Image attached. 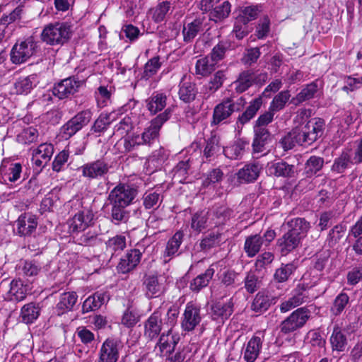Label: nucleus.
<instances>
[{"label":"nucleus","mask_w":362,"mask_h":362,"mask_svg":"<svg viewBox=\"0 0 362 362\" xmlns=\"http://www.w3.org/2000/svg\"><path fill=\"white\" fill-rule=\"evenodd\" d=\"M288 225L290 229L278 240L281 253L284 255L298 247L310 228V223L302 218H293Z\"/></svg>","instance_id":"obj_1"},{"label":"nucleus","mask_w":362,"mask_h":362,"mask_svg":"<svg viewBox=\"0 0 362 362\" xmlns=\"http://www.w3.org/2000/svg\"><path fill=\"white\" fill-rule=\"evenodd\" d=\"M71 33V27L67 23H51L44 27L41 39L47 45H62L69 41Z\"/></svg>","instance_id":"obj_2"},{"label":"nucleus","mask_w":362,"mask_h":362,"mask_svg":"<svg viewBox=\"0 0 362 362\" xmlns=\"http://www.w3.org/2000/svg\"><path fill=\"white\" fill-rule=\"evenodd\" d=\"M245 103V99L243 98H240L236 101H234L230 98L223 99L214 108L211 126H216L221 123H226V120L234 112L240 110Z\"/></svg>","instance_id":"obj_3"},{"label":"nucleus","mask_w":362,"mask_h":362,"mask_svg":"<svg viewBox=\"0 0 362 362\" xmlns=\"http://www.w3.org/2000/svg\"><path fill=\"white\" fill-rule=\"evenodd\" d=\"M170 115L171 110L167 108L163 112L153 119L150 122V125L141 134V137L138 136V139H141V141H136L137 144L151 145L158 139L160 128L170 119Z\"/></svg>","instance_id":"obj_4"},{"label":"nucleus","mask_w":362,"mask_h":362,"mask_svg":"<svg viewBox=\"0 0 362 362\" xmlns=\"http://www.w3.org/2000/svg\"><path fill=\"white\" fill-rule=\"evenodd\" d=\"M92 115L91 110L88 109L78 112L61 127L62 138L68 139L82 129L90 122Z\"/></svg>","instance_id":"obj_5"},{"label":"nucleus","mask_w":362,"mask_h":362,"mask_svg":"<svg viewBox=\"0 0 362 362\" xmlns=\"http://www.w3.org/2000/svg\"><path fill=\"white\" fill-rule=\"evenodd\" d=\"M300 133L304 146H310L323 134L325 122L322 119L315 117L310 119L303 126L297 127Z\"/></svg>","instance_id":"obj_6"},{"label":"nucleus","mask_w":362,"mask_h":362,"mask_svg":"<svg viewBox=\"0 0 362 362\" xmlns=\"http://www.w3.org/2000/svg\"><path fill=\"white\" fill-rule=\"evenodd\" d=\"M84 83L85 79H81L76 76H70L56 83L52 92L59 99L68 98L77 93Z\"/></svg>","instance_id":"obj_7"},{"label":"nucleus","mask_w":362,"mask_h":362,"mask_svg":"<svg viewBox=\"0 0 362 362\" xmlns=\"http://www.w3.org/2000/svg\"><path fill=\"white\" fill-rule=\"evenodd\" d=\"M309 317L307 309L298 308L281 323L280 332L285 334L295 332L304 326Z\"/></svg>","instance_id":"obj_8"},{"label":"nucleus","mask_w":362,"mask_h":362,"mask_svg":"<svg viewBox=\"0 0 362 362\" xmlns=\"http://www.w3.org/2000/svg\"><path fill=\"white\" fill-rule=\"evenodd\" d=\"M122 346L120 340L112 337L107 338L98 351L97 362H117Z\"/></svg>","instance_id":"obj_9"},{"label":"nucleus","mask_w":362,"mask_h":362,"mask_svg":"<svg viewBox=\"0 0 362 362\" xmlns=\"http://www.w3.org/2000/svg\"><path fill=\"white\" fill-rule=\"evenodd\" d=\"M264 331H257L243 348V359L245 362H255L259 357L264 340Z\"/></svg>","instance_id":"obj_10"},{"label":"nucleus","mask_w":362,"mask_h":362,"mask_svg":"<svg viewBox=\"0 0 362 362\" xmlns=\"http://www.w3.org/2000/svg\"><path fill=\"white\" fill-rule=\"evenodd\" d=\"M137 194V189L129 185L119 184L117 185L109 194L110 202L117 203L123 206L132 204Z\"/></svg>","instance_id":"obj_11"},{"label":"nucleus","mask_w":362,"mask_h":362,"mask_svg":"<svg viewBox=\"0 0 362 362\" xmlns=\"http://www.w3.org/2000/svg\"><path fill=\"white\" fill-rule=\"evenodd\" d=\"M233 312V302L232 298L226 299L223 296L212 301L210 305L209 315L213 320L223 322L227 320Z\"/></svg>","instance_id":"obj_12"},{"label":"nucleus","mask_w":362,"mask_h":362,"mask_svg":"<svg viewBox=\"0 0 362 362\" xmlns=\"http://www.w3.org/2000/svg\"><path fill=\"white\" fill-rule=\"evenodd\" d=\"M36 42L33 39H28L16 44L11 52V59L14 64H22L26 62L35 53Z\"/></svg>","instance_id":"obj_13"},{"label":"nucleus","mask_w":362,"mask_h":362,"mask_svg":"<svg viewBox=\"0 0 362 362\" xmlns=\"http://www.w3.org/2000/svg\"><path fill=\"white\" fill-rule=\"evenodd\" d=\"M110 165L103 159L87 163L78 168L82 175L88 180L100 179L108 173Z\"/></svg>","instance_id":"obj_14"},{"label":"nucleus","mask_w":362,"mask_h":362,"mask_svg":"<svg viewBox=\"0 0 362 362\" xmlns=\"http://www.w3.org/2000/svg\"><path fill=\"white\" fill-rule=\"evenodd\" d=\"M22 170L20 163L4 160L0 166V182L8 184L18 181L21 177Z\"/></svg>","instance_id":"obj_15"},{"label":"nucleus","mask_w":362,"mask_h":362,"mask_svg":"<svg viewBox=\"0 0 362 362\" xmlns=\"http://www.w3.org/2000/svg\"><path fill=\"white\" fill-rule=\"evenodd\" d=\"M202 321L200 308L194 304H187L182 317L181 327L185 332L193 331Z\"/></svg>","instance_id":"obj_16"},{"label":"nucleus","mask_w":362,"mask_h":362,"mask_svg":"<svg viewBox=\"0 0 362 362\" xmlns=\"http://www.w3.org/2000/svg\"><path fill=\"white\" fill-rule=\"evenodd\" d=\"M144 337L150 341L157 339L163 329V322L160 312L154 311L144 322Z\"/></svg>","instance_id":"obj_17"},{"label":"nucleus","mask_w":362,"mask_h":362,"mask_svg":"<svg viewBox=\"0 0 362 362\" xmlns=\"http://www.w3.org/2000/svg\"><path fill=\"white\" fill-rule=\"evenodd\" d=\"M37 226V218L30 213L21 214L16 221V230L20 236H29Z\"/></svg>","instance_id":"obj_18"},{"label":"nucleus","mask_w":362,"mask_h":362,"mask_svg":"<svg viewBox=\"0 0 362 362\" xmlns=\"http://www.w3.org/2000/svg\"><path fill=\"white\" fill-rule=\"evenodd\" d=\"M94 214L88 209L79 211L69 221V230L73 233L83 231L90 226Z\"/></svg>","instance_id":"obj_19"},{"label":"nucleus","mask_w":362,"mask_h":362,"mask_svg":"<svg viewBox=\"0 0 362 362\" xmlns=\"http://www.w3.org/2000/svg\"><path fill=\"white\" fill-rule=\"evenodd\" d=\"M142 253L138 249H132L123 256L117 266L119 273L127 274L132 271L139 264Z\"/></svg>","instance_id":"obj_20"},{"label":"nucleus","mask_w":362,"mask_h":362,"mask_svg":"<svg viewBox=\"0 0 362 362\" xmlns=\"http://www.w3.org/2000/svg\"><path fill=\"white\" fill-rule=\"evenodd\" d=\"M262 166L257 163L245 165L237 173V178L240 183H249L255 181L260 173Z\"/></svg>","instance_id":"obj_21"},{"label":"nucleus","mask_w":362,"mask_h":362,"mask_svg":"<svg viewBox=\"0 0 362 362\" xmlns=\"http://www.w3.org/2000/svg\"><path fill=\"white\" fill-rule=\"evenodd\" d=\"M204 16H199L194 18L192 21L186 22L185 23L182 29V35L185 42H192L198 33L204 30Z\"/></svg>","instance_id":"obj_22"},{"label":"nucleus","mask_w":362,"mask_h":362,"mask_svg":"<svg viewBox=\"0 0 362 362\" xmlns=\"http://www.w3.org/2000/svg\"><path fill=\"white\" fill-rule=\"evenodd\" d=\"M254 133L252 144L253 153H262L265 150V146L271 142L272 135L267 128L254 127Z\"/></svg>","instance_id":"obj_23"},{"label":"nucleus","mask_w":362,"mask_h":362,"mask_svg":"<svg viewBox=\"0 0 362 362\" xmlns=\"http://www.w3.org/2000/svg\"><path fill=\"white\" fill-rule=\"evenodd\" d=\"M329 341L332 351L343 352L346 350L348 345V339L338 325L334 326Z\"/></svg>","instance_id":"obj_24"},{"label":"nucleus","mask_w":362,"mask_h":362,"mask_svg":"<svg viewBox=\"0 0 362 362\" xmlns=\"http://www.w3.org/2000/svg\"><path fill=\"white\" fill-rule=\"evenodd\" d=\"M352 165L354 163L350 158V151L349 148H344L341 154L334 160L331 170L337 174H344Z\"/></svg>","instance_id":"obj_25"},{"label":"nucleus","mask_w":362,"mask_h":362,"mask_svg":"<svg viewBox=\"0 0 362 362\" xmlns=\"http://www.w3.org/2000/svg\"><path fill=\"white\" fill-rule=\"evenodd\" d=\"M267 171L276 177H291L294 174V166L284 161L272 162L268 164Z\"/></svg>","instance_id":"obj_26"},{"label":"nucleus","mask_w":362,"mask_h":362,"mask_svg":"<svg viewBox=\"0 0 362 362\" xmlns=\"http://www.w3.org/2000/svg\"><path fill=\"white\" fill-rule=\"evenodd\" d=\"M226 74L223 71H218L211 78L209 82L202 88L204 97L207 99L211 94L217 91L226 80Z\"/></svg>","instance_id":"obj_27"},{"label":"nucleus","mask_w":362,"mask_h":362,"mask_svg":"<svg viewBox=\"0 0 362 362\" xmlns=\"http://www.w3.org/2000/svg\"><path fill=\"white\" fill-rule=\"evenodd\" d=\"M166 101L167 96L165 93L155 92L146 100V107L151 114L155 115L164 109Z\"/></svg>","instance_id":"obj_28"},{"label":"nucleus","mask_w":362,"mask_h":362,"mask_svg":"<svg viewBox=\"0 0 362 362\" xmlns=\"http://www.w3.org/2000/svg\"><path fill=\"white\" fill-rule=\"evenodd\" d=\"M223 147L220 144V138L216 135H211L206 141V144L203 150V156L207 160H211L218 156Z\"/></svg>","instance_id":"obj_29"},{"label":"nucleus","mask_w":362,"mask_h":362,"mask_svg":"<svg viewBox=\"0 0 362 362\" xmlns=\"http://www.w3.org/2000/svg\"><path fill=\"white\" fill-rule=\"evenodd\" d=\"M215 273L213 265L210 266L203 274L198 275L190 283V288L194 292H199L202 288L206 287Z\"/></svg>","instance_id":"obj_30"},{"label":"nucleus","mask_w":362,"mask_h":362,"mask_svg":"<svg viewBox=\"0 0 362 362\" xmlns=\"http://www.w3.org/2000/svg\"><path fill=\"white\" fill-rule=\"evenodd\" d=\"M249 143L243 141V139H238L234 142L232 145L223 148V153L226 157L231 160L240 159L242 158L245 153V149Z\"/></svg>","instance_id":"obj_31"},{"label":"nucleus","mask_w":362,"mask_h":362,"mask_svg":"<svg viewBox=\"0 0 362 362\" xmlns=\"http://www.w3.org/2000/svg\"><path fill=\"white\" fill-rule=\"evenodd\" d=\"M255 81V74L250 71L241 72L238 78L233 83V86L238 93L247 90Z\"/></svg>","instance_id":"obj_32"},{"label":"nucleus","mask_w":362,"mask_h":362,"mask_svg":"<svg viewBox=\"0 0 362 362\" xmlns=\"http://www.w3.org/2000/svg\"><path fill=\"white\" fill-rule=\"evenodd\" d=\"M280 144L284 151L291 150L297 144L304 146L300 133L297 127H295L291 132L285 135L281 139Z\"/></svg>","instance_id":"obj_33"},{"label":"nucleus","mask_w":362,"mask_h":362,"mask_svg":"<svg viewBox=\"0 0 362 362\" xmlns=\"http://www.w3.org/2000/svg\"><path fill=\"white\" fill-rule=\"evenodd\" d=\"M183 233L182 231L176 232L174 235L168 240L165 250L163 253L165 262H168L178 251V249L183 240Z\"/></svg>","instance_id":"obj_34"},{"label":"nucleus","mask_w":362,"mask_h":362,"mask_svg":"<svg viewBox=\"0 0 362 362\" xmlns=\"http://www.w3.org/2000/svg\"><path fill=\"white\" fill-rule=\"evenodd\" d=\"M264 245V240L259 235L247 237L245 241L244 250L249 257H255Z\"/></svg>","instance_id":"obj_35"},{"label":"nucleus","mask_w":362,"mask_h":362,"mask_svg":"<svg viewBox=\"0 0 362 362\" xmlns=\"http://www.w3.org/2000/svg\"><path fill=\"white\" fill-rule=\"evenodd\" d=\"M217 66L216 62H214V59L207 55L197 61L195 64V73L197 75L206 76L215 71Z\"/></svg>","instance_id":"obj_36"},{"label":"nucleus","mask_w":362,"mask_h":362,"mask_svg":"<svg viewBox=\"0 0 362 362\" xmlns=\"http://www.w3.org/2000/svg\"><path fill=\"white\" fill-rule=\"evenodd\" d=\"M179 88V98L185 103L192 102L197 93L196 85L190 81H182L180 83Z\"/></svg>","instance_id":"obj_37"},{"label":"nucleus","mask_w":362,"mask_h":362,"mask_svg":"<svg viewBox=\"0 0 362 362\" xmlns=\"http://www.w3.org/2000/svg\"><path fill=\"white\" fill-rule=\"evenodd\" d=\"M262 11L259 5H250L240 8L238 19L245 25L249 22L255 20Z\"/></svg>","instance_id":"obj_38"},{"label":"nucleus","mask_w":362,"mask_h":362,"mask_svg":"<svg viewBox=\"0 0 362 362\" xmlns=\"http://www.w3.org/2000/svg\"><path fill=\"white\" fill-rule=\"evenodd\" d=\"M107 252L112 255L120 254L127 247V238L123 235H116L105 243Z\"/></svg>","instance_id":"obj_39"},{"label":"nucleus","mask_w":362,"mask_h":362,"mask_svg":"<svg viewBox=\"0 0 362 362\" xmlns=\"http://www.w3.org/2000/svg\"><path fill=\"white\" fill-rule=\"evenodd\" d=\"M262 105V99L261 97L252 100L245 111L238 117L237 122L243 125L247 123L256 115Z\"/></svg>","instance_id":"obj_40"},{"label":"nucleus","mask_w":362,"mask_h":362,"mask_svg":"<svg viewBox=\"0 0 362 362\" xmlns=\"http://www.w3.org/2000/svg\"><path fill=\"white\" fill-rule=\"evenodd\" d=\"M178 340L179 337L176 335H173L172 329H168L167 334L163 332L160 334L157 345L162 351L166 350L167 352L171 353L174 351Z\"/></svg>","instance_id":"obj_41"},{"label":"nucleus","mask_w":362,"mask_h":362,"mask_svg":"<svg viewBox=\"0 0 362 362\" xmlns=\"http://www.w3.org/2000/svg\"><path fill=\"white\" fill-rule=\"evenodd\" d=\"M37 77L35 75H30L26 77L20 78L15 83V90L18 94H28L37 85Z\"/></svg>","instance_id":"obj_42"},{"label":"nucleus","mask_w":362,"mask_h":362,"mask_svg":"<svg viewBox=\"0 0 362 362\" xmlns=\"http://www.w3.org/2000/svg\"><path fill=\"white\" fill-rule=\"evenodd\" d=\"M233 211L226 206H219L214 209L210 216L213 224L216 226L224 224L231 216Z\"/></svg>","instance_id":"obj_43"},{"label":"nucleus","mask_w":362,"mask_h":362,"mask_svg":"<svg viewBox=\"0 0 362 362\" xmlns=\"http://www.w3.org/2000/svg\"><path fill=\"white\" fill-rule=\"evenodd\" d=\"M231 11V4L228 1L217 4L210 13V19L215 22L221 21L228 17Z\"/></svg>","instance_id":"obj_44"},{"label":"nucleus","mask_w":362,"mask_h":362,"mask_svg":"<svg viewBox=\"0 0 362 362\" xmlns=\"http://www.w3.org/2000/svg\"><path fill=\"white\" fill-rule=\"evenodd\" d=\"M112 206L111 218L115 224H119L121 222H126L129 217V213L126 209L127 206L110 202Z\"/></svg>","instance_id":"obj_45"},{"label":"nucleus","mask_w":362,"mask_h":362,"mask_svg":"<svg viewBox=\"0 0 362 362\" xmlns=\"http://www.w3.org/2000/svg\"><path fill=\"white\" fill-rule=\"evenodd\" d=\"M40 315V308L38 305L30 303L25 305L21 309V317L25 323H33Z\"/></svg>","instance_id":"obj_46"},{"label":"nucleus","mask_w":362,"mask_h":362,"mask_svg":"<svg viewBox=\"0 0 362 362\" xmlns=\"http://www.w3.org/2000/svg\"><path fill=\"white\" fill-rule=\"evenodd\" d=\"M324 165L323 158L312 156L306 161L305 165V173L308 177L316 175L321 170Z\"/></svg>","instance_id":"obj_47"},{"label":"nucleus","mask_w":362,"mask_h":362,"mask_svg":"<svg viewBox=\"0 0 362 362\" xmlns=\"http://www.w3.org/2000/svg\"><path fill=\"white\" fill-rule=\"evenodd\" d=\"M39 137L38 130L33 127H29L22 130L16 137V140L18 143L22 144H30L36 142Z\"/></svg>","instance_id":"obj_48"},{"label":"nucleus","mask_w":362,"mask_h":362,"mask_svg":"<svg viewBox=\"0 0 362 362\" xmlns=\"http://www.w3.org/2000/svg\"><path fill=\"white\" fill-rule=\"evenodd\" d=\"M139 320L140 315L138 312L133 308L132 305H129L122 317V325L126 327L131 328L134 327Z\"/></svg>","instance_id":"obj_49"},{"label":"nucleus","mask_w":362,"mask_h":362,"mask_svg":"<svg viewBox=\"0 0 362 362\" xmlns=\"http://www.w3.org/2000/svg\"><path fill=\"white\" fill-rule=\"evenodd\" d=\"M162 65L160 57L156 56L147 61L144 66L142 78L146 80L149 79L157 74Z\"/></svg>","instance_id":"obj_50"},{"label":"nucleus","mask_w":362,"mask_h":362,"mask_svg":"<svg viewBox=\"0 0 362 362\" xmlns=\"http://www.w3.org/2000/svg\"><path fill=\"white\" fill-rule=\"evenodd\" d=\"M207 213L203 211H197L192 216L190 223L191 228L197 233H200L207 227Z\"/></svg>","instance_id":"obj_51"},{"label":"nucleus","mask_w":362,"mask_h":362,"mask_svg":"<svg viewBox=\"0 0 362 362\" xmlns=\"http://www.w3.org/2000/svg\"><path fill=\"white\" fill-rule=\"evenodd\" d=\"M112 115V113H101L94 122L91 127V131L99 134L105 132L113 121V119L111 118Z\"/></svg>","instance_id":"obj_52"},{"label":"nucleus","mask_w":362,"mask_h":362,"mask_svg":"<svg viewBox=\"0 0 362 362\" xmlns=\"http://www.w3.org/2000/svg\"><path fill=\"white\" fill-rule=\"evenodd\" d=\"M290 97L288 90L281 91L273 98L269 105V110L277 112L284 109Z\"/></svg>","instance_id":"obj_53"},{"label":"nucleus","mask_w":362,"mask_h":362,"mask_svg":"<svg viewBox=\"0 0 362 362\" xmlns=\"http://www.w3.org/2000/svg\"><path fill=\"white\" fill-rule=\"evenodd\" d=\"M143 199L146 209H157L162 202V196L156 191H148L144 194Z\"/></svg>","instance_id":"obj_54"},{"label":"nucleus","mask_w":362,"mask_h":362,"mask_svg":"<svg viewBox=\"0 0 362 362\" xmlns=\"http://www.w3.org/2000/svg\"><path fill=\"white\" fill-rule=\"evenodd\" d=\"M170 8V2L163 1L160 2L155 8L151 10L152 18L156 23H160L164 21L166 14Z\"/></svg>","instance_id":"obj_55"},{"label":"nucleus","mask_w":362,"mask_h":362,"mask_svg":"<svg viewBox=\"0 0 362 362\" xmlns=\"http://www.w3.org/2000/svg\"><path fill=\"white\" fill-rule=\"evenodd\" d=\"M223 176L224 174L220 168L212 169L204 175L202 185L204 187H208L211 185H214L216 183H220L222 181Z\"/></svg>","instance_id":"obj_56"},{"label":"nucleus","mask_w":362,"mask_h":362,"mask_svg":"<svg viewBox=\"0 0 362 362\" xmlns=\"http://www.w3.org/2000/svg\"><path fill=\"white\" fill-rule=\"evenodd\" d=\"M297 267L294 263L282 264L281 267L277 269L274 273V279L278 282H284L288 279L294 272Z\"/></svg>","instance_id":"obj_57"},{"label":"nucleus","mask_w":362,"mask_h":362,"mask_svg":"<svg viewBox=\"0 0 362 362\" xmlns=\"http://www.w3.org/2000/svg\"><path fill=\"white\" fill-rule=\"evenodd\" d=\"M144 286L148 292L155 294L158 292H164V287L156 275H148L144 277Z\"/></svg>","instance_id":"obj_58"},{"label":"nucleus","mask_w":362,"mask_h":362,"mask_svg":"<svg viewBox=\"0 0 362 362\" xmlns=\"http://www.w3.org/2000/svg\"><path fill=\"white\" fill-rule=\"evenodd\" d=\"M105 302V296H89L83 302L82 309L83 313L98 310Z\"/></svg>","instance_id":"obj_59"},{"label":"nucleus","mask_w":362,"mask_h":362,"mask_svg":"<svg viewBox=\"0 0 362 362\" xmlns=\"http://www.w3.org/2000/svg\"><path fill=\"white\" fill-rule=\"evenodd\" d=\"M111 91L107 87L100 86L95 92V98L97 105L100 108H103L110 103Z\"/></svg>","instance_id":"obj_60"},{"label":"nucleus","mask_w":362,"mask_h":362,"mask_svg":"<svg viewBox=\"0 0 362 362\" xmlns=\"http://www.w3.org/2000/svg\"><path fill=\"white\" fill-rule=\"evenodd\" d=\"M318 90V86L316 82H312L308 84L301 91L298 93L294 98L298 103L309 100L314 97L315 94Z\"/></svg>","instance_id":"obj_61"},{"label":"nucleus","mask_w":362,"mask_h":362,"mask_svg":"<svg viewBox=\"0 0 362 362\" xmlns=\"http://www.w3.org/2000/svg\"><path fill=\"white\" fill-rule=\"evenodd\" d=\"M33 153L42 158L43 163H47L54 153V146L51 144H41L33 151Z\"/></svg>","instance_id":"obj_62"},{"label":"nucleus","mask_w":362,"mask_h":362,"mask_svg":"<svg viewBox=\"0 0 362 362\" xmlns=\"http://www.w3.org/2000/svg\"><path fill=\"white\" fill-rule=\"evenodd\" d=\"M190 167V160H182L174 168V177L180 182H184Z\"/></svg>","instance_id":"obj_63"},{"label":"nucleus","mask_w":362,"mask_h":362,"mask_svg":"<svg viewBox=\"0 0 362 362\" xmlns=\"http://www.w3.org/2000/svg\"><path fill=\"white\" fill-rule=\"evenodd\" d=\"M349 151H350V158L354 165L362 163V139L355 140Z\"/></svg>","instance_id":"obj_64"}]
</instances>
